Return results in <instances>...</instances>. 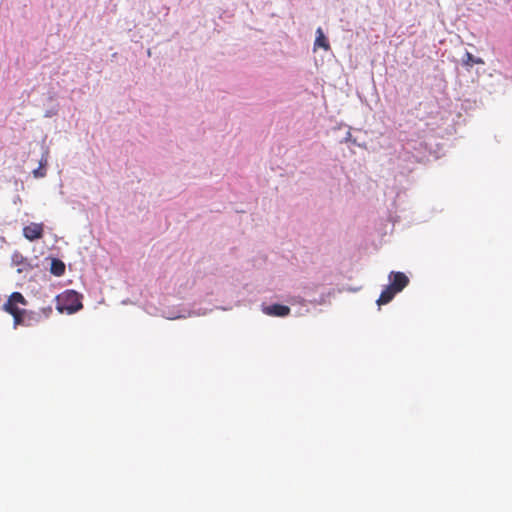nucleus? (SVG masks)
<instances>
[{
	"mask_svg": "<svg viewBox=\"0 0 512 512\" xmlns=\"http://www.w3.org/2000/svg\"><path fill=\"white\" fill-rule=\"evenodd\" d=\"M316 39H315V47H321L325 50H329L330 49V45H329V42L328 40L326 39L323 31L321 28H318L317 31H316Z\"/></svg>",
	"mask_w": 512,
	"mask_h": 512,
	"instance_id": "8",
	"label": "nucleus"
},
{
	"mask_svg": "<svg viewBox=\"0 0 512 512\" xmlns=\"http://www.w3.org/2000/svg\"><path fill=\"white\" fill-rule=\"evenodd\" d=\"M463 63L466 66H472L473 64H484V61L481 58H475L470 52H466Z\"/></svg>",
	"mask_w": 512,
	"mask_h": 512,
	"instance_id": "11",
	"label": "nucleus"
},
{
	"mask_svg": "<svg viewBox=\"0 0 512 512\" xmlns=\"http://www.w3.org/2000/svg\"><path fill=\"white\" fill-rule=\"evenodd\" d=\"M397 294L396 291H394V289H392V287L390 285H388L380 294L378 300H377V304L378 305H385L387 303H389L393 298L394 296Z\"/></svg>",
	"mask_w": 512,
	"mask_h": 512,
	"instance_id": "7",
	"label": "nucleus"
},
{
	"mask_svg": "<svg viewBox=\"0 0 512 512\" xmlns=\"http://www.w3.org/2000/svg\"><path fill=\"white\" fill-rule=\"evenodd\" d=\"M290 308L286 305L282 304H273L270 306H265L263 308V312L268 316L274 317H285L290 314Z\"/></svg>",
	"mask_w": 512,
	"mask_h": 512,
	"instance_id": "6",
	"label": "nucleus"
},
{
	"mask_svg": "<svg viewBox=\"0 0 512 512\" xmlns=\"http://www.w3.org/2000/svg\"><path fill=\"white\" fill-rule=\"evenodd\" d=\"M44 226L42 223H31L23 228V235L29 241H35L43 237Z\"/></svg>",
	"mask_w": 512,
	"mask_h": 512,
	"instance_id": "4",
	"label": "nucleus"
},
{
	"mask_svg": "<svg viewBox=\"0 0 512 512\" xmlns=\"http://www.w3.org/2000/svg\"><path fill=\"white\" fill-rule=\"evenodd\" d=\"M33 175L36 178H40V177H44L45 176V169H44L43 161H40V167L33 171Z\"/></svg>",
	"mask_w": 512,
	"mask_h": 512,
	"instance_id": "12",
	"label": "nucleus"
},
{
	"mask_svg": "<svg viewBox=\"0 0 512 512\" xmlns=\"http://www.w3.org/2000/svg\"><path fill=\"white\" fill-rule=\"evenodd\" d=\"M52 311L53 309L51 306L41 308L39 311L36 312L39 313V316L32 317L33 321H40L41 319L49 318L52 314Z\"/></svg>",
	"mask_w": 512,
	"mask_h": 512,
	"instance_id": "10",
	"label": "nucleus"
},
{
	"mask_svg": "<svg viewBox=\"0 0 512 512\" xmlns=\"http://www.w3.org/2000/svg\"><path fill=\"white\" fill-rule=\"evenodd\" d=\"M388 279L390 281V286L397 293L401 292L408 284L409 278L403 272H390Z\"/></svg>",
	"mask_w": 512,
	"mask_h": 512,
	"instance_id": "3",
	"label": "nucleus"
},
{
	"mask_svg": "<svg viewBox=\"0 0 512 512\" xmlns=\"http://www.w3.org/2000/svg\"><path fill=\"white\" fill-rule=\"evenodd\" d=\"M56 301V308L60 313L66 312L68 314H72L83 307L81 295L74 290L64 291L56 297Z\"/></svg>",
	"mask_w": 512,
	"mask_h": 512,
	"instance_id": "1",
	"label": "nucleus"
},
{
	"mask_svg": "<svg viewBox=\"0 0 512 512\" xmlns=\"http://www.w3.org/2000/svg\"><path fill=\"white\" fill-rule=\"evenodd\" d=\"M19 305L26 306L27 300L20 292H13L3 305V310L10 315L21 312L23 309Z\"/></svg>",
	"mask_w": 512,
	"mask_h": 512,
	"instance_id": "2",
	"label": "nucleus"
},
{
	"mask_svg": "<svg viewBox=\"0 0 512 512\" xmlns=\"http://www.w3.org/2000/svg\"><path fill=\"white\" fill-rule=\"evenodd\" d=\"M13 322L14 327L17 326H29L32 324L34 316H39V313H34V311L22 310L16 314H13Z\"/></svg>",
	"mask_w": 512,
	"mask_h": 512,
	"instance_id": "5",
	"label": "nucleus"
},
{
	"mask_svg": "<svg viewBox=\"0 0 512 512\" xmlns=\"http://www.w3.org/2000/svg\"><path fill=\"white\" fill-rule=\"evenodd\" d=\"M50 271L55 276H61L65 272V264L59 259H53L51 262Z\"/></svg>",
	"mask_w": 512,
	"mask_h": 512,
	"instance_id": "9",
	"label": "nucleus"
}]
</instances>
